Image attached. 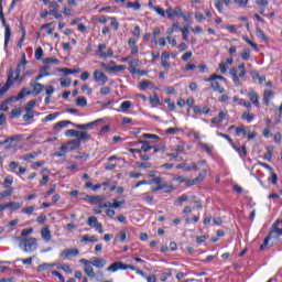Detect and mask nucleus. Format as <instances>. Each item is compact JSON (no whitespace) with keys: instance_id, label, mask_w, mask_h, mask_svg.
Listing matches in <instances>:
<instances>
[{"instance_id":"nucleus-1","label":"nucleus","mask_w":282,"mask_h":282,"mask_svg":"<svg viewBox=\"0 0 282 282\" xmlns=\"http://www.w3.org/2000/svg\"><path fill=\"white\" fill-rule=\"evenodd\" d=\"M30 87L32 88V90L28 89V88H22L19 94L14 97V100H23V98L25 96H39V94H41L44 89V85L41 83H34V82H30Z\"/></svg>"},{"instance_id":"nucleus-2","label":"nucleus","mask_w":282,"mask_h":282,"mask_svg":"<svg viewBox=\"0 0 282 282\" xmlns=\"http://www.w3.org/2000/svg\"><path fill=\"white\" fill-rule=\"evenodd\" d=\"M20 241V248L24 252H34L39 248V242L36 238H17Z\"/></svg>"},{"instance_id":"nucleus-3","label":"nucleus","mask_w":282,"mask_h":282,"mask_svg":"<svg viewBox=\"0 0 282 282\" xmlns=\"http://www.w3.org/2000/svg\"><path fill=\"white\" fill-rule=\"evenodd\" d=\"M67 124H72V121H69V120L59 121L54 124L53 129H54V131H61V129H65V127H67ZM91 124H94V122H91V123H73V126H75L76 129H89Z\"/></svg>"},{"instance_id":"nucleus-4","label":"nucleus","mask_w":282,"mask_h":282,"mask_svg":"<svg viewBox=\"0 0 282 282\" xmlns=\"http://www.w3.org/2000/svg\"><path fill=\"white\" fill-rule=\"evenodd\" d=\"M107 270L108 272H118V270H133V267H131V264H124L120 261H116L109 265Z\"/></svg>"},{"instance_id":"nucleus-5","label":"nucleus","mask_w":282,"mask_h":282,"mask_svg":"<svg viewBox=\"0 0 282 282\" xmlns=\"http://www.w3.org/2000/svg\"><path fill=\"white\" fill-rule=\"evenodd\" d=\"M13 82H14V70L10 69L9 74H8L7 83L0 89V96H3L6 93H8V89H10V87H12Z\"/></svg>"},{"instance_id":"nucleus-6","label":"nucleus","mask_w":282,"mask_h":282,"mask_svg":"<svg viewBox=\"0 0 282 282\" xmlns=\"http://www.w3.org/2000/svg\"><path fill=\"white\" fill-rule=\"evenodd\" d=\"M0 19L4 28V47H8V44L10 43V36H12V31L10 30V24L6 22V15H2Z\"/></svg>"},{"instance_id":"nucleus-7","label":"nucleus","mask_w":282,"mask_h":282,"mask_svg":"<svg viewBox=\"0 0 282 282\" xmlns=\"http://www.w3.org/2000/svg\"><path fill=\"white\" fill-rule=\"evenodd\" d=\"M87 224L90 226V228H95L99 235H102L105 231L102 230V224L98 221V218L96 216H90L87 220Z\"/></svg>"},{"instance_id":"nucleus-8","label":"nucleus","mask_w":282,"mask_h":282,"mask_svg":"<svg viewBox=\"0 0 282 282\" xmlns=\"http://www.w3.org/2000/svg\"><path fill=\"white\" fill-rule=\"evenodd\" d=\"M94 79L98 85H107V80H109V77L102 73L100 69H96L94 72Z\"/></svg>"},{"instance_id":"nucleus-9","label":"nucleus","mask_w":282,"mask_h":282,"mask_svg":"<svg viewBox=\"0 0 282 282\" xmlns=\"http://www.w3.org/2000/svg\"><path fill=\"white\" fill-rule=\"evenodd\" d=\"M123 204H124V199L121 198L120 200H118V198H115L113 203H109V202L100 203L99 208H116V209H118Z\"/></svg>"},{"instance_id":"nucleus-10","label":"nucleus","mask_w":282,"mask_h":282,"mask_svg":"<svg viewBox=\"0 0 282 282\" xmlns=\"http://www.w3.org/2000/svg\"><path fill=\"white\" fill-rule=\"evenodd\" d=\"M78 254H80V251L76 248L75 249H64L61 252L59 257L65 260V259H69L70 257H78Z\"/></svg>"},{"instance_id":"nucleus-11","label":"nucleus","mask_w":282,"mask_h":282,"mask_svg":"<svg viewBox=\"0 0 282 282\" xmlns=\"http://www.w3.org/2000/svg\"><path fill=\"white\" fill-rule=\"evenodd\" d=\"M165 14L167 15V19H173V17H180L182 14V8L176 7L173 9L172 7H169L165 10Z\"/></svg>"},{"instance_id":"nucleus-12","label":"nucleus","mask_w":282,"mask_h":282,"mask_svg":"<svg viewBox=\"0 0 282 282\" xmlns=\"http://www.w3.org/2000/svg\"><path fill=\"white\" fill-rule=\"evenodd\" d=\"M232 149L239 153V156L242 160H246L248 158V150L246 149V145H242L241 148L239 145H235V142L231 144Z\"/></svg>"},{"instance_id":"nucleus-13","label":"nucleus","mask_w":282,"mask_h":282,"mask_svg":"<svg viewBox=\"0 0 282 282\" xmlns=\"http://www.w3.org/2000/svg\"><path fill=\"white\" fill-rule=\"evenodd\" d=\"M271 236V238L273 237H282V228H279V220H276L272 227H271V231L269 234Z\"/></svg>"},{"instance_id":"nucleus-14","label":"nucleus","mask_w":282,"mask_h":282,"mask_svg":"<svg viewBox=\"0 0 282 282\" xmlns=\"http://www.w3.org/2000/svg\"><path fill=\"white\" fill-rule=\"evenodd\" d=\"M41 237L46 243H50V241H52V231L48 227H43L41 229Z\"/></svg>"},{"instance_id":"nucleus-15","label":"nucleus","mask_w":282,"mask_h":282,"mask_svg":"<svg viewBox=\"0 0 282 282\" xmlns=\"http://www.w3.org/2000/svg\"><path fill=\"white\" fill-rule=\"evenodd\" d=\"M86 199H88L89 204L96 205V204H101L100 202H104L105 196H102V195H95V196L87 195Z\"/></svg>"},{"instance_id":"nucleus-16","label":"nucleus","mask_w":282,"mask_h":282,"mask_svg":"<svg viewBox=\"0 0 282 282\" xmlns=\"http://www.w3.org/2000/svg\"><path fill=\"white\" fill-rule=\"evenodd\" d=\"M90 263L91 265H94V268H105V265H107V260L99 257H95L93 258V261Z\"/></svg>"},{"instance_id":"nucleus-17","label":"nucleus","mask_w":282,"mask_h":282,"mask_svg":"<svg viewBox=\"0 0 282 282\" xmlns=\"http://www.w3.org/2000/svg\"><path fill=\"white\" fill-rule=\"evenodd\" d=\"M205 82L210 83V87L213 90L218 91V94H224L225 89L224 87H220L219 82H217V79L205 80Z\"/></svg>"},{"instance_id":"nucleus-18","label":"nucleus","mask_w":282,"mask_h":282,"mask_svg":"<svg viewBox=\"0 0 282 282\" xmlns=\"http://www.w3.org/2000/svg\"><path fill=\"white\" fill-rule=\"evenodd\" d=\"M23 204L17 202H9L7 204H2L4 210L6 208H10V210H19V208H21Z\"/></svg>"},{"instance_id":"nucleus-19","label":"nucleus","mask_w":282,"mask_h":282,"mask_svg":"<svg viewBox=\"0 0 282 282\" xmlns=\"http://www.w3.org/2000/svg\"><path fill=\"white\" fill-rule=\"evenodd\" d=\"M77 140H79V143L87 142V140H91V135L87 133V131H78L77 130Z\"/></svg>"},{"instance_id":"nucleus-20","label":"nucleus","mask_w":282,"mask_h":282,"mask_svg":"<svg viewBox=\"0 0 282 282\" xmlns=\"http://www.w3.org/2000/svg\"><path fill=\"white\" fill-rule=\"evenodd\" d=\"M158 191H164V193H171L173 191V185H156L152 188V193H158Z\"/></svg>"},{"instance_id":"nucleus-21","label":"nucleus","mask_w":282,"mask_h":282,"mask_svg":"<svg viewBox=\"0 0 282 282\" xmlns=\"http://www.w3.org/2000/svg\"><path fill=\"white\" fill-rule=\"evenodd\" d=\"M247 96L249 100H251L252 105H254L256 107H259V95H257V93L250 91L248 93Z\"/></svg>"},{"instance_id":"nucleus-22","label":"nucleus","mask_w":282,"mask_h":282,"mask_svg":"<svg viewBox=\"0 0 282 282\" xmlns=\"http://www.w3.org/2000/svg\"><path fill=\"white\" fill-rule=\"evenodd\" d=\"M139 144H142L140 151H143V153H149L153 147H151V143L149 141L140 140Z\"/></svg>"},{"instance_id":"nucleus-23","label":"nucleus","mask_w":282,"mask_h":282,"mask_svg":"<svg viewBox=\"0 0 282 282\" xmlns=\"http://www.w3.org/2000/svg\"><path fill=\"white\" fill-rule=\"evenodd\" d=\"M69 151H76L77 149H80V140L74 139L68 142Z\"/></svg>"},{"instance_id":"nucleus-24","label":"nucleus","mask_w":282,"mask_h":282,"mask_svg":"<svg viewBox=\"0 0 282 282\" xmlns=\"http://www.w3.org/2000/svg\"><path fill=\"white\" fill-rule=\"evenodd\" d=\"M198 147H200V149L206 151V153H208L209 155H210V153H213V145H210L208 143H204V142L199 141Z\"/></svg>"},{"instance_id":"nucleus-25","label":"nucleus","mask_w":282,"mask_h":282,"mask_svg":"<svg viewBox=\"0 0 282 282\" xmlns=\"http://www.w3.org/2000/svg\"><path fill=\"white\" fill-rule=\"evenodd\" d=\"M270 98H272V90H264L262 102L267 106L270 105Z\"/></svg>"},{"instance_id":"nucleus-26","label":"nucleus","mask_w":282,"mask_h":282,"mask_svg":"<svg viewBox=\"0 0 282 282\" xmlns=\"http://www.w3.org/2000/svg\"><path fill=\"white\" fill-rule=\"evenodd\" d=\"M85 273L89 276V279H96V272H94V267H91V264H88L85 268Z\"/></svg>"},{"instance_id":"nucleus-27","label":"nucleus","mask_w":282,"mask_h":282,"mask_svg":"<svg viewBox=\"0 0 282 282\" xmlns=\"http://www.w3.org/2000/svg\"><path fill=\"white\" fill-rule=\"evenodd\" d=\"M80 241H82V242H87V241H89L90 243H96V242H98V238H96V236L85 235V236H83V238H82Z\"/></svg>"},{"instance_id":"nucleus-28","label":"nucleus","mask_w":282,"mask_h":282,"mask_svg":"<svg viewBox=\"0 0 282 282\" xmlns=\"http://www.w3.org/2000/svg\"><path fill=\"white\" fill-rule=\"evenodd\" d=\"M75 105H76V107H87V98H85V97H78V98L75 100Z\"/></svg>"},{"instance_id":"nucleus-29","label":"nucleus","mask_w":282,"mask_h":282,"mask_svg":"<svg viewBox=\"0 0 282 282\" xmlns=\"http://www.w3.org/2000/svg\"><path fill=\"white\" fill-rule=\"evenodd\" d=\"M43 63H44V65H50V64L58 65L59 61L54 57H46L43 59Z\"/></svg>"},{"instance_id":"nucleus-30","label":"nucleus","mask_w":282,"mask_h":282,"mask_svg":"<svg viewBox=\"0 0 282 282\" xmlns=\"http://www.w3.org/2000/svg\"><path fill=\"white\" fill-rule=\"evenodd\" d=\"M205 80H223L224 83H227L226 77L217 74H213L210 77L206 78Z\"/></svg>"},{"instance_id":"nucleus-31","label":"nucleus","mask_w":282,"mask_h":282,"mask_svg":"<svg viewBox=\"0 0 282 282\" xmlns=\"http://www.w3.org/2000/svg\"><path fill=\"white\" fill-rule=\"evenodd\" d=\"M56 118H58V112H54L51 115H47L42 122H52V120H56Z\"/></svg>"},{"instance_id":"nucleus-32","label":"nucleus","mask_w":282,"mask_h":282,"mask_svg":"<svg viewBox=\"0 0 282 282\" xmlns=\"http://www.w3.org/2000/svg\"><path fill=\"white\" fill-rule=\"evenodd\" d=\"M24 122H30V120H34V111L26 110V113L23 115Z\"/></svg>"},{"instance_id":"nucleus-33","label":"nucleus","mask_w":282,"mask_h":282,"mask_svg":"<svg viewBox=\"0 0 282 282\" xmlns=\"http://www.w3.org/2000/svg\"><path fill=\"white\" fill-rule=\"evenodd\" d=\"M256 36L258 39H261L262 41H268V37H265V33H263V30L259 28L256 29Z\"/></svg>"},{"instance_id":"nucleus-34","label":"nucleus","mask_w":282,"mask_h":282,"mask_svg":"<svg viewBox=\"0 0 282 282\" xmlns=\"http://www.w3.org/2000/svg\"><path fill=\"white\" fill-rule=\"evenodd\" d=\"M150 184H156L158 186H166V184H164V183L162 182V177H160V176L153 177V178L150 181Z\"/></svg>"},{"instance_id":"nucleus-35","label":"nucleus","mask_w":282,"mask_h":282,"mask_svg":"<svg viewBox=\"0 0 282 282\" xmlns=\"http://www.w3.org/2000/svg\"><path fill=\"white\" fill-rule=\"evenodd\" d=\"M65 135L67 138H77L78 135V130L69 129L65 131Z\"/></svg>"},{"instance_id":"nucleus-36","label":"nucleus","mask_w":282,"mask_h":282,"mask_svg":"<svg viewBox=\"0 0 282 282\" xmlns=\"http://www.w3.org/2000/svg\"><path fill=\"white\" fill-rule=\"evenodd\" d=\"M53 264L51 263H43V264H40L37 267V272H45V270H50V268H52Z\"/></svg>"},{"instance_id":"nucleus-37","label":"nucleus","mask_w":282,"mask_h":282,"mask_svg":"<svg viewBox=\"0 0 282 282\" xmlns=\"http://www.w3.org/2000/svg\"><path fill=\"white\" fill-rule=\"evenodd\" d=\"M248 135V131L246 130V127L240 126L236 128V135Z\"/></svg>"},{"instance_id":"nucleus-38","label":"nucleus","mask_w":282,"mask_h":282,"mask_svg":"<svg viewBox=\"0 0 282 282\" xmlns=\"http://www.w3.org/2000/svg\"><path fill=\"white\" fill-rule=\"evenodd\" d=\"M32 232H34L33 228H28V229H23L21 231V237L20 239H25V237H28L29 235H32Z\"/></svg>"},{"instance_id":"nucleus-39","label":"nucleus","mask_w":282,"mask_h":282,"mask_svg":"<svg viewBox=\"0 0 282 282\" xmlns=\"http://www.w3.org/2000/svg\"><path fill=\"white\" fill-rule=\"evenodd\" d=\"M238 69H239V78H246V64H240L238 65Z\"/></svg>"},{"instance_id":"nucleus-40","label":"nucleus","mask_w":282,"mask_h":282,"mask_svg":"<svg viewBox=\"0 0 282 282\" xmlns=\"http://www.w3.org/2000/svg\"><path fill=\"white\" fill-rule=\"evenodd\" d=\"M242 120H247L248 122H252L254 120V115L250 112L242 113Z\"/></svg>"},{"instance_id":"nucleus-41","label":"nucleus","mask_w":282,"mask_h":282,"mask_svg":"<svg viewBox=\"0 0 282 282\" xmlns=\"http://www.w3.org/2000/svg\"><path fill=\"white\" fill-rule=\"evenodd\" d=\"M127 8H132L134 11H138L140 8H142V6L140 2H128Z\"/></svg>"},{"instance_id":"nucleus-42","label":"nucleus","mask_w":282,"mask_h":282,"mask_svg":"<svg viewBox=\"0 0 282 282\" xmlns=\"http://www.w3.org/2000/svg\"><path fill=\"white\" fill-rule=\"evenodd\" d=\"M62 72H64V74L66 76H69V74H78L80 72V69H76V68H63Z\"/></svg>"},{"instance_id":"nucleus-43","label":"nucleus","mask_w":282,"mask_h":282,"mask_svg":"<svg viewBox=\"0 0 282 282\" xmlns=\"http://www.w3.org/2000/svg\"><path fill=\"white\" fill-rule=\"evenodd\" d=\"M177 28H180V23L174 22L172 24V28L167 29L166 34H169V36H171V34H173L175 32V30H177Z\"/></svg>"},{"instance_id":"nucleus-44","label":"nucleus","mask_w":282,"mask_h":282,"mask_svg":"<svg viewBox=\"0 0 282 282\" xmlns=\"http://www.w3.org/2000/svg\"><path fill=\"white\" fill-rule=\"evenodd\" d=\"M120 109L121 111H129V109H131V101H123L120 105Z\"/></svg>"},{"instance_id":"nucleus-45","label":"nucleus","mask_w":282,"mask_h":282,"mask_svg":"<svg viewBox=\"0 0 282 282\" xmlns=\"http://www.w3.org/2000/svg\"><path fill=\"white\" fill-rule=\"evenodd\" d=\"M124 69H127V66H124V65H121V66L116 65V66H111L109 68V72H124Z\"/></svg>"},{"instance_id":"nucleus-46","label":"nucleus","mask_w":282,"mask_h":282,"mask_svg":"<svg viewBox=\"0 0 282 282\" xmlns=\"http://www.w3.org/2000/svg\"><path fill=\"white\" fill-rule=\"evenodd\" d=\"M240 56L242 61H248V58H250V50L248 48L242 50V52L240 53Z\"/></svg>"},{"instance_id":"nucleus-47","label":"nucleus","mask_w":282,"mask_h":282,"mask_svg":"<svg viewBox=\"0 0 282 282\" xmlns=\"http://www.w3.org/2000/svg\"><path fill=\"white\" fill-rule=\"evenodd\" d=\"M142 138L144 140H160V137H158V134L143 133Z\"/></svg>"},{"instance_id":"nucleus-48","label":"nucleus","mask_w":282,"mask_h":282,"mask_svg":"<svg viewBox=\"0 0 282 282\" xmlns=\"http://www.w3.org/2000/svg\"><path fill=\"white\" fill-rule=\"evenodd\" d=\"M35 210L34 206H29V207H24L22 208V213H24V215H32Z\"/></svg>"},{"instance_id":"nucleus-49","label":"nucleus","mask_w":282,"mask_h":282,"mask_svg":"<svg viewBox=\"0 0 282 282\" xmlns=\"http://www.w3.org/2000/svg\"><path fill=\"white\" fill-rule=\"evenodd\" d=\"M270 239H272V236H270V234L264 238L263 243L260 246V250H265V248H268V243L270 241Z\"/></svg>"},{"instance_id":"nucleus-50","label":"nucleus","mask_w":282,"mask_h":282,"mask_svg":"<svg viewBox=\"0 0 282 282\" xmlns=\"http://www.w3.org/2000/svg\"><path fill=\"white\" fill-rule=\"evenodd\" d=\"M110 28H113V30H118V28H120V23L118 20H116V18H110Z\"/></svg>"},{"instance_id":"nucleus-51","label":"nucleus","mask_w":282,"mask_h":282,"mask_svg":"<svg viewBox=\"0 0 282 282\" xmlns=\"http://www.w3.org/2000/svg\"><path fill=\"white\" fill-rule=\"evenodd\" d=\"M51 26H52V23H46L41 26V30H46L47 34H52V32H54V30Z\"/></svg>"},{"instance_id":"nucleus-52","label":"nucleus","mask_w":282,"mask_h":282,"mask_svg":"<svg viewBox=\"0 0 282 282\" xmlns=\"http://www.w3.org/2000/svg\"><path fill=\"white\" fill-rule=\"evenodd\" d=\"M181 32L183 34V40L188 41V25H185L183 29H181Z\"/></svg>"},{"instance_id":"nucleus-53","label":"nucleus","mask_w":282,"mask_h":282,"mask_svg":"<svg viewBox=\"0 0 282 282\" xmlns=\"http://www.w3.org/2000/svg\"><path fill=\"white\" fill-rule=\"evenodd\" d=\"M10 102V99H7L1 102L0 105V111H8L10 108L8 107V104Z\"/></svg>"},{"instance_id":"nucleus-54","label":"nucleus","mask_w":282,"mask_h":282,"mask_svg":"<svg viewBox=\"0 0 282 282\" xmlns=\"http://www.w3.org/2000/svg\"><path fill=\"white\" fill-rule=\"evenodd\" d=\"M41 58H43V48L37 47L36 51H35V59L41 61Z\"/></svg>"},{"instance_id":"nucleus-55","label":"nucleus","mask_w":282,"mask_h":282,"mask_svg":"<svg viewBox=\"0 0 282 282\" xmlns=\"http://www.w3.org/2000/svg\"><path fill=\"white\" fill-rule=\"evenodd\" d=\"M117 237H118L119 241L123 242L127 239V231L126 230L119 231Z\"/></svg>"},{"instance_id":"nucleus-56","label":"nucleus","mask_w":282,"mask_h":282,"mask_svg":"<svg viewBox=\"0 0 282 282\" xmlns=\"http://www.w3.org/2000/svg\"><path fill=\"white\" fill-rule=\"evenodd\" d=\"M56 192V184H51L48 191L45 194V197H50V195H53Z\"/></svg>"},{"instance_id":"nucleus-57","label":"nucleus","mask_w":282,"mask_h":282,"mask_svg":"<svg viewBox=\"0 0 282 282\" xmlns=\"http://www.w3.org/2000/svg\"><path fill=\"white\" fill-rule=\"evenodd\" d=\"M272 151H273V149L271 147L267 148V153L264 154V160H268V162H270V160H272Z\"/></svg>"},{"instance_id":"nucleus-58","label":"nucleus","mask_w":282,"mask_h":282,"mask_svg":"<svg viewBox=\"0 0 282 282\" xmlns=\"http://www.w3.org/2000/svg\"><path fill=\"white\" fill-rule=\"evenodd\" d=\"M165 133L169 135H175L176 133H180V129L177 128H169L165 130Z\"/></svg>"},{"instance_id":"nucleus-59","label":"nucleus","mask_w":282,"mask_h":282,"mask_svg":"<svg viewBox=\"0 0 282 282\" xmlns=\"http://www.w3.org/2000/svg\"><path fill=\"white\" fill-rule=\"evenodd\" d=\"M36 107V101L35 100H30L26 106H25V111H32V108Z\"/></svg>"},{"instance_id":"nucleus-60","label":"nucleus","mask_w":282,"mask_h":282,"mask_svg":"<svg viewBox=\"0 0 282 282\" xmlns=\"http://www.w3.org/2000/svg\"><path fill=\"white\" fill-rule=\"evenodd\" d=\"M185 182V186H195V184H199V178L187 180Z\"/></svg>"},{"instance_id":"nucleus-61","label":"nucleus","mask_w":282,"mask_h":282,"mask_svg":"<svg viewBox=\"0 0 282 282\" xmlns=\"http://www.w3.org/2000/svg\"><path fill=\"white\" fill-rule=\"evenodd\" d=\"M21 113H22L21 108H14V109L11 111V116H12L13 118H19V116H21Z\"/></svg>"},{"instance_id":"nucleus-62","label":"nucleus","mask_w":282,"mask_h":282,"mask_svg":"<svg viewBox=\"0 0 282 282\" xmlns=\"http://www.w3.org/2000/svg\"><path fill=\"white\" fill-rule=\"evenodd\" d=\"M138 169H151L150 162L137 163Z\"/></svg>"},{"instance_id":"nucleus-63","label":"nucleus","mask_w":282,"mask_h":282,"mask_svg":"<svg viewBox=\"0 0 282 282\" xmlns=\"http://www.w3.org/2000/svg\"><path fill=\"white\" fill-rule=\"evenodd\" d=\"M151 85L150 80H143L139 84L140 89L144 90L147 89V87H149Z\"/></svg>"},{"instance_id":"nucleus-64","label":"nucleus","mask_w":282,"mask_h":282,"mask_svg":"<svg viewBox=\"0 0 282 282\" xmlns=\"http://www.w3.org/2000/svg\"><path fill=\"white\" fill-rule=\"evenodd\" d=\"M45 91L48 97H52V94H54V86H46Z\"/></svg>"}]
</instances>
